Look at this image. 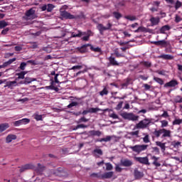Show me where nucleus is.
<instances>
[{
	"mask_svg": "<svg viewBox=\"0 0 182 182\" xmlns=\"http://www.w3.org/2000/svg\"><path fill=\"white\" fill-rule=\"evenodd\" d=\"M100 108H90L89 109V113H97V112H100Z\"/></svg>",
	"mask_w": 182,
	"mask_h": 182,
	"instance_id": "nucleus-43",
	"label": "nucleus"
},
{
	"mask_svg": "<svg viewBox=\"0 0 182 182\" xmlns=\"http://www.w3.org/2000/svg\"><path fill=\"white\" fill-rule=\"evenodd\" d=\"M87 128V125H85L83 124H80L77 125L75 128L74 130H77V129H86Z\"/></svg>",
	"mask_w": 182,
	"mask_h": 182,
	"instance_id": "nucleus-41",
	"label": "nucleus"
},
{
	"mask_svg": "<svg viewBox=\"0 0 182 182\" xmlns=\"http://www.w3.org/2000/svg\"><path fill=\"white\" fill-rule=\"evenodd\" d=\"M9 25L8 22L4 20L0 21V29H4V28H6Z\"/></svg>",
	"mask_w": 182,
	"mask_h": 182,
	"instance_id": "nucleus-36",
	"label": "nucleus"
},
{
	"mask_svg": "<svg viewBox=\"0 0 182 182\" xmlns=\"http://www.w3.org/2000/svg\"><path fill=\"white\" fill-rule=\"evenodd\" d=\"M142 65L146 68H151V63L149 61H144L142 63Z\"/></svg>",
	"mask_w": 182,
	"mask_h": 182,
	"instance_id": "nucleus-56",
	"label": "nucleus"
},
{
	"mask_svg": "<svg viewBox=\"0 0 182 182\" xmlns=\"http://www.w3.org/2000/svg\"><path fill=\"white\" fill-rule=\"evenodd\" d=\"M156 144L159 146L161 147V150L163 153L166 151V143H161V141H156Z\"/></svg>",
	"mask_w": 182,
	"mask_h": 182,
	"instance_id": "nucleus-27",
	"label": "nucleus"
},
{
	"mask_svg": "<svg viewBox=\"0 0 182 182\" xmlns=\"http://www.w3.org/2000/svg\"><path fill=\"white\" fill-rule=\"evenodd\" d=\"M114 56H116L117 58H124V55L120 53L119 52V50L116 49L114 51Z\"/></svg>",
	"mask_w": 182,
	"mask_h": 182,
	"instance_id": "nucleus-37",
	"label": "nucleus"
},
{
	"mask_svg": "<svg viewBox=\"0 0 182 182\" xmlns=\"http://www.w3.org/2000/svg\"><path fill=\"white\" fill-rule=\"evenodd\" d=\"M16 86H18V82L16 80L14 81H8L6 82L4 87H8V89H14Z\"/></svg>",
	"mask_w": 182,
	"mask_h": 182,
	"instance_id": "nucleus-12",
	"label": "nucleus"
},
{
	"mask_svg": "<svg viewBox=\"0 0 182 182\" xmlns=\"http://www.w3.org/2000/svg\"><path fill=\"white\" fill-rule=\"evenodd\" d=\"M171 27L168 25H165L160 28V33H166V31H170Z\"/></svg>",
	"mask_w": 182,
	"mask_h": 182,
	"instance_id": "nucleus-30",
	"label": "nucleus"
},
{
	"mask_svg": "<svg viewBox=\"0 0 182 182\" xmlns=\"http://www.w3.org/2000/svg\"><path fill=\"white\" fill-rule=\"evenodd\" d=\"M154 80L156 82V83H159V85H164V81L163 79L157 77H154Z\"/></svg>",
	"mask_w": 182,
	"mask_h": 182,
	"instance_id": "nucleus-34",
	"label": "nucleus"
},
{
	"mask_svg": "<svg viewBox=\"0 0 182 182\" xmlns=\"http://www.w3.org/2000/svg\"><path fill=\"white\" fill-rule=\"evenodd\" d=\"M144 143H150V136L149 134H146L145 136L143 138Z\"/></svg>",
	"mask_w": 182,
	"mask_h": 182,
	"instance_id": "nucleus-47",
	"label": "nucleus"
},
{
	"mask_svg": "<svg viewBox=\"0 0 182 182\" xmlns=\"http://www.w3.org/2000/svg\"><path fill=\"white\" fill-rule=\"evenodd\" d=\"M6 129H9V124L4 123L0 124V133H2V132H5Z\"/></svg>",
	"mask_w": 182,
	"mask_h": 182,
	"instance_id": "nucleus-28",
	"label": "nucleus"
},
{
	"mask_svg": "<svg viewBox=\"0 0 182 182\" xmlns=\"http://www.w3.org/2000/svg\"><path fill=\"white\" fill-rule=\"evenodd\" d=\"M34 119L37 120V122H39L42 120V115H39L38 114H34Z\"/></svg>",
	"mask_w": 182,
	"mask_h": 182,
	"instance_id": "nucleus-60",
	"label": "nucleus"
},
{
	"mask_svg": "<svg viewBox=\"0 0 182 182\" xmlns=\"http://www.w3.org/2000/svg\"><path fill=\"white\" fill-rule=\"evenodd\" d=\"M122 170L123 168H120V166L117 164L115 166V171H117V173H122Z\"/></svg>",
	"mask_w": 182,
	"mask_h": 182,
	"instance_id": "nucleus-63",
	"label": "nucleus"
},
{
	"mask_svg": "<svg viewBox=\"0 0 182 182\" xmlns=\"http://www.w3.org/2000/svg\"><path fill=\"white\" fill-rule=\"evenodd\" d=\"M110 140H112V136H107L105 138H102V141L107 142V141H110Z\"/></svg>",
	"mask_w": 182,
	"mask_h": 182,
	"instance_id": "nucleus-62",
	"label": "nucleus"
},
{
	"mask_svg": "<svg viewBox=\"0 0 182 182\" xmlns=\"http://www.w3.org/2000/svg\"><path fill=\"white\" fill-rule=\"evenodd\" d=\"M26 65H27L26 63L22 62L20 64L19 69H21V70H24L26 68Z\"/></svg>",
	"mask_w": 182,
	"mask_h": 182,
	"instance_id": "nucleus-54",
	"label": "nucleus"
},
{
	"mask_svg": "<svg viewBox=\"0 0 182 182\" xmlns=\"http://www.w3.org/2000/svg\"><path fill=\"white\" fill-rule=\"evenodd\" d=\"M124 18L128 21H136L137 19V17H136V16H125Z\"/></svg>",
	"mask_w": 182,
	"mask_h": 182,
	"instance_id": "nucleus-39",
	"label": "nucleus"
},
{
	"mask_svg": "<svg viewBox=\"0 0 182 182\" xmlns=\"http://www.w3.org/2000/svg\"><path fill=\"white\" fill-rule=\"evenodd\" d=\"M16 139H18V136H16V135L15 134H9L6 137V143H11L12 140H16Z\"/></svg>",
	"mask_w": 182,
	"mask_h": 182,
	"instance_id": "nucleus-20",
	"label": "nucleus"
},
{
	"mask_svg": "<svg viewBox=\"0 0 182 182\" xmlns=\"http://www.w3.org/2000/svg\"><path fill=\"white\" fill-rule=\"evenodd\" d=\"M13 124L15 127H18V126H22V122L19 119L13 122Z\"/></svg>",
	"mask_w": 182,
	"mask_h": 182,
	"instance_id": "nucleus-49",
	"label": "nucleus"
},
{
	"mask_svg": "<svg viewBox=\"0 0 182 182\" xmlns=\"http://www.w3.org/2000/svg\"><path fill=\"white\" fill-rule=\"evenodd\" d=\"M121 166H123V167H130L133 166V161L127 159L121 160Z\"/></svg>",
	"mask_w": 182,
	"mask_h": 182,
	"instance_id": "nucleus-13",
	"label": "nucleus"
},
{
	"mask_svg": "<svg viewBox=\"0 0 182 182\" xmlns=\"http://www.w3.org/2000/svg\"><path fill=\"white\" fill-rule=\"evenodd\" d=\"M182 123V119H176L173 122L172 124L173 126H177L180 125Z\"/></svg>",
	"mask_w": 182,
	"mask_h": 182,
	"instance_id": "nucleus-38",
	"label": "nucleus"
},
{
	"mask_svg": "<svg viewBox=\"0 0 182 182\" xmlns=\"http://www.w3.org/2000/svg\"><path fill=\"white\" fill-rule=\"evenodd\" d=\"M89 134L91 136H97V137H100L102 136V132L96 131V130H91V131H89Z\"/></svg>",
	"mask_w": 182,
	"mask_h": 182,
	"instance_id": "nucleus-24",
	"label": "nucleus"
},
{
	"mask_svg": "<svg viewBox=\"0 0 182 182\" xmlns=\"http://www.w3.org/2000/svg\"><path fill=\"white\" fill-rule=\"evenodd\" d=\"M54 8H55V6L53 4H48V5L44 4L43 6H42L41 9L43 12L45 11H47V12H52Z\"/></svg>",
	"mask_w": 182,
	"mask_h": 182,
	"instance_id": "nucleus-10",
	"label": "nucleus"
},
{
	"mask_svg": "<svg viewBox=\"0 0 182 182\" xmlns=\"http://www.w3.org/2000/svg\"><path fill=\"white\" fill-rule=\"evenodd\" d=\"M151 160H154V161L152 162V164L154 166H155V167H160V166H161V164H160V162H159V157H156V156H151Z\"/></svg>",
	"mask_w": 182,
	"mask_h": 182,
	"instance_id": "nucleus-23",
	"label": "nucleus"
},
{
	"mask_svg": "<svg viewBox=\"0 0 182 182\" xmlns=\"http://www.w3.org/2000/svg\"><path fill=\"white\" fill-rule=\"evenodd\" d=\"M162 129V137H171V131L166 129Z\"/></svg>",
	"mask_w": 182,
	"mask_h": 182,
	"instance_id": "nucleus-26",
	"label": "nucleus"
},
{
	"mask_svg": "<svg viewBox=\"0 0 182 182\" xmlns=\"http://www.w3.org/2000/svg\"><path fill=\"white\" fill-rule=\"evenodd\" d=\"M102 174L97 173H93L91 174V177H95V178H100V180H102Z\"/></svg>",
	"mask_w": 182,
	"mask_h": 182,
	"instance_id": "nucleus-44",
	"label": "nucleus"
},
{
	"mask_svg": "<svg viewBox=\"0 0 182 182\" xmlns=\"http://www.w3.org/2000/svg\"><path fill=\"white\" fill-rule=\"evenodd\" d=\"M153 153L155 154H160V149L157 146L152 147Z\"/></svg>",
	"mask_w": 182,
	"mask_h": 182,
	"instance_id": "nucleus-53",
	"label": "nucleus"
},
{
	"mask_svg": "<svg viewBox=\"0 0 182 182\" xmlns=\"http://www.w3.org/2000/svg\"><path fill=\"white\" fill-rule=\"evenodd\" d=\"M80 33H81V37L85 36L84 37H82V41H84L85 42H87L90 36H93V32H92V31L90 30H88L87 31H85V32L80 31Z\"/></svg>",
	"mask_w": 182,
	"mask_h": 182,
	"instance_id": "nucleus-7",
	"label": "nucleus"
},
{
	"mask_svg": "<svg viewBox=\"0 0 182 182\" xmlns=\"http://www.w3.org/2000/svg\"><path fill=\"white\" fill-rule=\"evenodd\" d=\"M28 73V71H21L19 73H16V76H18V77L16 79V80H17V79H25V75H26Z\"/></svg>",
	"mask_w": 182,
	"mask_h": 182,
	"instance_id": "nucleus-29",
	"label": "nucleus"
},
{
	"mask_svg": "<svg viewBox=\"0 0 182 182\" xmlns=\"http://www.w3.org/2000/svg\"><path fill=\"white\" fill-rule=\"evenodd\" d=\"M16 60V58H14L9 60L7 62H5L3 63V65H0V69L6 68V66H9V65H12V63H14V62H15Z\"/></svg>",
	"mask_w": 182,
	"mask_h": 182,
	"instance_id": "nucleus-18",
	"label": "nucleus"
},
{
	"mask_svg": "<svg viewBox=\"0 0 182 182\" xmlns=\"http://www.w3.org/2000/svg\"><path fill=\"white\" fill-rule=\"evenodd\" d=\"M21 122V124H28L31 122V119L28 118H23L22 119H20Z\"/></svg>",
	"mask_w": 182,
	"mask_h": 182,
	"instance_id": "nucleus-42",
	"label": "nucleus"
},
{
	"mask_svg": "<svg viewBox=\"0 0 182 182\" xmlns=\"http://www.w3.org/2000/svg\"><path fill=\"white\" fill-rule=\"evenodd\" d=\"M159 59H165V60H173L174 59V56L170 55L168 54H162L159 56Z\"/></svg>",
	"mask_w": 182,
	"mask_h": 182,
	"instance_id": "nucleus-21",
	"label": "nucleus"
},
{
	"mask_svg": "<svg viewBox=\"0 0 182 182\" xmlns=\"http://www.w3.org/2000/svg\"><path fill=\"white\" fill-rule=\"evenodd\" d=\"M90 46V44H84L81 47L77 48V52H80V53H86L87 52V48Z\"/></svg>",
	"mask_w": 182,
	"mask_h": 182,
	"instance_id": "nucleus-14",
	"label": "nucleus"
},
{
	"mask_svg": "<svg viewBox=\"0 0 182 182\" xmlns=\"http://www.w3.org/2000/svg\"><path fill=\"white\" fill-rule=\"evenodd\" d=\"M182 6V3L180 1H176V4H175V9L176 11H177V9H178L179 8H181Z\"/></svg>",
	"mask_w": 182,
	"mask_h": 182,
	"instance_id": "nucleus-45",
	"label": "nucleus"
},
{
	"mask_svg": "<svg viewBox=\"0 0 182 182\" xmlns=\"http://www.w3.org/2000/svg\"><path fill=\"white\" fill-rule=\"evenodd\" d=\"M120 116H122L124 120H131L132 122H136L139 120V116L135 115L133 113L122 112L120 114Z\"/></svg>",
	"mask_w": 182,
	"mask_h": 182,
	"instance_id": "nucleus-2",
	"label": "nucleus"
},
{
	"mask_svg": "<svg viewBox=\"0 0 182 182\" xmlns=\"http://www.w3.org/2000/svg\"><path fill=\"white\" fill-rule=\"evenodd\" d=\"M134 160L140 163L141 164H145V166H150V162H149V157H134Z\"/></svg>",
	"mask_w": 182,
	"mask_h": 182,
	"instance_id": "nucleus-6",
	"label": "nucleus"
},
{
	"mask_svg": "<svg viewBox=\"0 0 182 182\" xmlns=\"http://www.w3.org/2000/svg\"><path fill=\"white\" fill-rule=\"evenodd\" d=\"M109 95V90L106 87L103 88V90L100 92V96H107Z\"/></svg>",
	"mask_w": 182,
	"mask_h": 182,
	"instance_id": "nucleus-33",
	"label": "nucleus"
},
{
	"mask_svg": "<svg viewBox=\"0 0 182 182\" xmlns=\"http://www.w3.org/2000/svg\"><path fill=\"white\" fill-rule=\"evenodd\" d=\"M161 117H164V119H167V117H169L168 112H167V111H164V113L161 115Z\"/></svg>",
	"mask_w": 182,
	"mask_h": 182,
	"instance_id": "nucleus-64",
	"label": "nucleus"
},
{
	"mask_svg": "<svg viewBox=\"0 0 182 182\" xmlns=\"http://www.w3.org/2000/svg\"><path fill=\"white\" fill-rule=\"evenodd\" d=\"M139 131L131 132H129L130 136H136V137H139Z\"/></svg>",
	"mask_w": 182,
	"mask_h": 182,
	"instance_id": "nucleus-59",
	"label": "nucleus"
},
{
	"mask_svg": "<svg viewBox=\"0 0 182 182\" xmlns=\"http://www.w3.org/2000/svg\"><path fill=\"white\" fill-rule=\"evenodd\" d=\"M149 147L147 144H136L134 146H129V149L135 153L136 154H140L143 153V151H146Z\"/></svg>",
	"mask_w": 182,
	"mask_h": 182,
	"instance_id": "nucleus-1",
	"label": "nucleus"
},
{
	"mask_svg": "<svg viewBox=\"0 0 182 182\" xmlns=\"http://www.w3.org/2000/svg\"><path fill=\"white\" fill-rule=\"evenodd\" d=\"M89 47H90V50H92V52H97L98 53H101V52H102L101 48H99V47L95 48L91 44H90V46H89Z\"/></svg>",
	"mask_w": 182,
	"mask_h": 182,
	"instance_id": "nucleus-31",
	"label": "nucleus"
},
{
	"mask_svg": "<svg viewBox=\"0 0 182 182\" xmlns=\"http://www.w3.org/2000/svg\"><path fill=\"white\" fill-rule=\"evenodd\" d=\"M106 165V170L108 171H110L111 170H113V166L110 163L105 164Z\"/></svg>",
	"mask_w": 182,
	"mask_h": 182,
	"instance_id": "nucleus-51",
	"label": "nucleus"
},
{
	"mask_svg": "<svg viewBox=\"0 0 182 182\" xmlns=\"http://www.w3.org/2000/svg\"><path fill=\"white\" fill-rule=\"evenodd\" d=\"M113 171L105 172L102 175V180H105V178H112L113 177Z\"/></svg>",
	"mask_w": 182,
	"mask_h": 182,
	"instance_id": "nucleus-25",
	"label": "nucleus"
},
{
	"mask_svg": "<svg viewBox=\"0 0 182 182\" xmlns=\"http://www.w3.org/2000/svg\"><path fill=\"white\" fill-rule=\"evenodd\" d=\"M45 170V166L41 165V164H38V166L36 171L38 173H42Z\"/></svg>",
	"mask_w": 182,
	"mask_h": 182,
	"instance_id": "nucleus-35",
	"label": "nucleus"
},
{
	"mask_svg": "<svg viewBox=\"0 0 182 182\" xmlns=\"http://www.w3.org/2000/svg\"><path fill=\"white\" fill-rule=\"evenodd\" d=\"M93 153L95 154H99V156H103V151H102L100 149H94Z\"/></svg>",
	"mask_w": 182,
	"mask_h": 182,
	"instance_id": "nucleus-40",
	"label": "nucleus"
},
{
	"mask_svg": "<svg viewBox=\"0 0 182 182\" xmlns=\"http://www.w3.org/2000/svg\"><path fill=\"white\" fill-rule=\"evenodd\" d=\"M77 105H79V103L77 102H72L70 105H68L67 106V107L68 109H70V108H72V107H73L75 106H77Z\"/></svg>",
	"mask_w": 182,
	"mask_h": 182,
	"instance_id": "nucleus-52",
	"label": "nucleus"
},
{
	"mask_svg": "<svg viewBox=\"0 0 182 182\" xmlns=\"http://www.w3.org/2000/svg\"><path fill=\"white\" fill-rule=\"evenodd\" d=\"M25 15L26 16V21H28V19H35V10H33V9H30L26 12Z\"/></svg>",
	"mask_w": 182,
	"mask_h": 182,
	"instance_id": "nucleus-8",
	"label": "nucleus"
},
{
	"mask_svg": "<svg viewBox=\"0 0 182 182\" xmlns=\"http://www.w3.org/2000/svg\"><path fill=\"white\" fill-rule=\"evenodd\" d=\"M60 16L63 18V19H79L80 18L79 16H75L65 10L60 11Z\"/></svg>",
	"mask_w": 182,
	"mask_h": 182,
	"instance_id": "nucleus-5",
	"label": "nucleus"
},
{
	"mask_svg": "<svg viewBox=\"0 0 182 182\" xmlns=\"http://www.w3.org/2000/svg\"><path fill=\"white\" fill-rule=\"evenodd\" d=\"M134 176L135 180H140V178H142L144 174L143 173V172H140L139 170L134 169Z\"/></svg>",
	"mask_w": 182,
	"mask_h": 182,
	"instance_id": "nucleus-17",
	"label": "nucleus"
},
{
	"mask_svg": "<svg viewBox=\"0 0 182 182\" xmlns=\"http://www.w3.org/2000/svg\"><path fill=\"white\" fill-rule=\"evenodd\" d=\"M87 122H89V119H86L85 117H82L78 119L77 123H86Z\"/></svg>",
	"mask_w": 182,
	"mask_h": 182,
	"instance_id": "nucleus-50",
	"label": "nucleus"
},
{
	"mask_svg": "<svg viewBox=\"0 0 182 182\" xmlns=\"http://www.w3.org/2000/svg\"><path fill=\"white\" fill-rule=\"evenodd\" d=\"M161 127H167L168 126V122L167 120H162L161 121Z\"/></svg>",
	"mask_w": 182,
	"mask_h": 182,
	"instance_id": "nucleus-57",
	"label": "nucleus"
},
{
	"mask_svg": "<svg viewBox=\"0 0 182 182\" xmlns=\"http://www.w3.org/2000/svg\"><path fill=\"white\" fill-rule=\"evenodd\" d=\"M144 31H146V28L140 26L136 30H135L134 32L135 33H137L139 32H144Z\"/></svg>",
	"mask_w": 182,
	"mask_h": 182,
	"instance_id": "nucleus-55",
	"label": "nucleus"
},
{
	"mask_svg": "<svg viewBox=\"0 0 182 182\" xmlns=\"http://www.w3.org/2000/svg\"><path fill=\"white\" fill-rule=\"evenodd\" d=\"M36 78H31L29 77H24V80L20 82L21 85H29L32 82H36Z\"/></svg>",
	"mask_w": 182,
	"mask_h": 182,
	"instance_id": "nucleus-15",
	"label": "nucleus"
},
{
	"mask_svg": "<svg viewBox=\"0 0 182 182\" xmlns=\"http://www.w3.org/2000/svg\"><path fill=\"white\" fill-rule=\"evenodd\" d=\"M18 168H20V173H23L24 171H26V170H32L33 168H35V166L32 164H27L22 166H18Z\"/></svg>",
	"mask_w": 182,
	"mask_h": 182,
	"instance_id": "nucleus-9",
	"label": "nucleus"
},
{
	"mask_svg": "<svg viewBox=\"0 0 182 182\" xmlns=\"http://www.w3.org/2000/svg\"><path fill=\"white\" fill-rule=\"evenodd\" d=\"M123 107V101H121L119 102V104L116 107V110H120L122 107Z\"/></svg>",
	"mask_w": 182,
	"mask_h": 182,
	"instance_id": "nucleus-61",
	"label": "nucleus"
},
{
	"mask_svg": "<svg viewBox=\"0 0 182 182\" xmlns=\"http://www.w3.org/2000/svg\"><path fill=\"white\" fill-rule=\"evenodd\" d=\"M176 86H178V81L177 80H171V81L166 82L164 85V87H176Z\"/></svg>",
	"mask_w": 182,
	"mask_h": 182,
	"instance_id": "nucleus-11",
	"label": "nucleus"
},
{
	"mask_svg": "<svg viewBox=\"0 0 182 182\" xmlns=\"http://www.w3.org/2000/svg\"><path fill=\"white\" fill-rule=\"evenodd\" d=\"M78 33H76L75 32L72 33L71 36L73 38H81V33L80 31H77Z\"/></svg>",
	"mask_w": 182,
	"mask_h": 182,
	"instance_id": "nucleus-48",
	"label": "nucleus"
},
{
	"mask_svg": "<svg viewBox=\"0 0 182 182\" xmlns=\"http://www.w3.org/2000/svg\"><path fill=\"white\" fill-rule=\"evenodd\" d=\"M152 134H154V136H155V137L159 139V137H160V135L162 134V129H155V132H152Z\"/></svg>",
	"mask_w": 182,
	"mask_h": 182,
	"instance_id": "nucleus-32",
	"label": "nucleus"
},
{
	"mask_svg": "<svg viewBox=\"0 0 182 182\" xmlns=\"http://www.w3.org/2000/svg\"><path fill=\"white\" fill-rule=\"evenodd\" d=\"M149 21L151 22V26H156L159 23H160V18L159 17H151L149 19Z\"/></svg>",
	"mask_w": 182,
	"mask_h": 182,
	"instance_id": "nucleus-16",
	"label": "nucleus"
},
{
	"mask_svg": "<svg viewBox=\"0 0 182 182\" xmlns=\"http://www.w3.org/2000/svg\"><path fill=\"white\" fill-rule=\"evenodd\" d=\"M108 60L112 66H119V63L116 60V58L112 55L108 58Z\"/></svg>",
	"mask_w": 182,
	"mask_h": 182,
	"instance_id": "nucleus-22",
	"label": "nucleus"
},
{
	"mask_svg": "<svg viewBox=\"0 0 182 182\" xmlns=\"http://www.w3.org/2000/svg\"><path fill=\"white\" fill-rule=\"evenodd\" d=\"M175 103H182V97L178 95L175 99Z\"/></svg>",
	"mask_w": 182,
	"mask_h": 182,
	"instance_id": "nucleus-58",
	"label": "nucleus"
},
{
	"mask_svg": "<svg viewBox=\"0 0 182 182\" xmlns=\"http://www.w3.org/2000/svg\"><path fill=\"white\" fill-rule=\"evenodd\" d=\"M151 119L145 118L136 124L137 129H147L151 123Z\"/></svg>",
	"mask_w": 182,
	"mask_h": 182,
	"instance_id": "nucleus-3",
	"label": "nucleus"
},
{
	"mask_svg": "<svg viewBox=\"0 0 182 182\" xmlns=\"http://www.w3.org/2000/svg\"><path fill=\"white\" fill-rule=\"evenodd\" d=\"M151 43H152V45H156V46H166V45H167V41L165 40L151 41Z\"/></svg>",
	"mask_w": 182,
	"mask_h": 182,
	"instance_id": "nucleus-19",
	"label": "nucleus"
},
{
	"mask_svg": "<svg viewBox=\"0 0 182 182\" xmlns=\"http://www.w3.org/2000/svg\"><path fill=\"white\" fill-rule=\"evenodd\" d=\"M112 14H113L114 18L117 19H120V18H122V14H120L117 11H114Z\"/></svg>",
	"mask_w": 182,
	"mask_h": 182,
	"instance_id": "nucleus-46",
	"label": "nucleus"
},
{
	"mask_svg": "<svg viewBox=\"0 0 182 182\" xmlns=\"http://www.w3.org/2000/svg\"><path fill=\"white\" fill-rule=\"evenodd\" d=\"M112 26H113V24H112L111 23H108L107 24V26H103V24L102 23H99L97 26V28L98 29L100 35H103L105 31H110L112 29Z\"/></svg>",
	"mask_w": 182,
	"mask_h": 182,
	"instance_id": "nucleus-4",
	"label": "nucleus"
}]
</instances>
